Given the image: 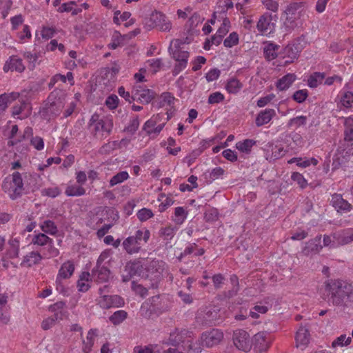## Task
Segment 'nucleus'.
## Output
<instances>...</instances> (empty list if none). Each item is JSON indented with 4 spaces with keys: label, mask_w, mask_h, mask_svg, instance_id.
Returning <instances> with one entry per match:
<instances>
[{
    "label": "nucleus",
    "mask_w": 353,
    "mask_h": 353,
    "mask_svg": "<svg viewBox=\"0 0 353 353\" xmlns=\"http://www.w3.org/2000/svg\"><path fill=\"white\" fill-rule=\"evenodd\" d=\"M64 105V98H57L55 94L52 92L48 97L46 103L40 110L41 117L43 119L50 121L60 114Z\"/></svg>",
    "instance_id": "5"
},
{
    "label": "nucleus",
    "mask_w": 353,
    "mask_h": 353,
    "mask_svg": "<svg viewBox=\"0 0 353 353\" xmlns=\"http://www.w3.org/2000/svg\"><path fill=\"white\" fill-rule=\"evenodd\" d=\"M263 4L265 7L272 12H276L279 9V3L274 0H262Z\"/></svg>",
    "instance_id": "64"
},
{
    "label": "nucleus",
    "mask_w": 353,
    "mask_h": 353,
    "mask_svg": "<svg viewBox=\"0 0 353 353\" xmlns=\"http://www.w3.org/2000/svg\"><path fill=\"white\" fill-rule=\"evenodd\" d=\"M279 46L273 43H269L263 48L264 57L268 60L272 61L277 57V50Z\"/></svg>",
    "instance_id": "32"
},
{
    "label": "nucleus",
    "mask_w": 353,
    "mask_h": 353,
    "mask_svg": "<svg viewBox=\"0 0 353 353\" xmlns=\"http://www.w3.org/2000/svg\"><path fill=\"white\" fill-rule=\"evenodd\" d=\"M224 100V95L220 92H216L210 94L208 103L209 104L219 103Z\"/></svg>",
    "instance_id": "58"
},
{
    "label": "nucleus",
    "mask_w": 353,
    "mask_h": 353,
    "mask_svg": "<svg viewBox=\"0 0 353 353\" xmlns=\"http://www.w3.org/2000/svg\"><path fill=\"white\" fill-rule=\"evenodd\" d=\"M150 237V232L142 228L135 232L134 234L126 238L122 243L123 250L129 254H137L141 248L148 243Z\"/></svg>",
    "instance_id": "3"
},
{
    "label": "nucleus",
    "mask_w": 353,
    "mask_h": 353,
    "mask_svg": "<svg viewBox=\"0 0 353 353\" xmlns=\"http://www.w3.org/2000/svg\"><path fill=\"white\" fill-rule=\"evenodd\" d=\"M132 94L134 95L135 100L143 103H149L156 96V93L153 90L141 85L134 86Z\"/></svg>",
    "instance_id": "14"
},
{
    "label": "nucleus",
    "mask_w": 353,
    "mask_h": 353,
    "mask_svg": "<svg viewBox=\"0 0 353 353\" xmlns=\"http://www.w3.org/2000/svg\"><path fill=\"white\" fill-rule=\"evenodd\" d=\"M347 86L348 85L346 84L340 92V104L345 108L353 107V92L349 91L346 88Z\"/></svg>",
    "instance_id": "27"
},
{
    "label": "nucleus",
    "mask_w": 353,
    "mask_h": 353,
    "mask_svg": "<svg viewBox=\"0 0 353 353\" xmlns=\"http://www.w3.org/2000/svg\"><path fill=\"white\" fill-rule=\"evenodd\" d=\"M41 230L45 233L50 235H56L58 232L57 226L51 220H45L39 224Z\"/></svg>",
    "instance_id": "35"
},
{
    "label": "nucleus",
    "mask_w": 353,
    "mask_h": 353,
    "mask_svg": "<svg viewBox=\"0 0 353 353\" xmlns=\"http://www.w3.org/2000/svg\"><path fill=\"white\" fill-rule=\"evenodd\" d=\"M148 63L154 72H157L163 65L162 59L160 58L150 59L148 61Z\"/></svg>",
    "instance_id": "63"
},
{
    "label": "nucleus",
    "mask_w": 353,
    "mask_h": 353,
    "mask_svg": "<svg viewBox=\"0 0 353 353\" xmlns=\"http://www.w3.org/2000/svg\"><path fill=\"white\" fill-rule=\"evenodd\" d=\"M90 274L89 272H83L80 279L77 282V286L79 290L81 292H86L89 290L90 285L88 284V280Z\"/></svg>",
    "instance_id": "46"
},
{
    "label": "nucleus",
    "mask_w": 353,
    "mask_h": 353,
    "mask_svg": "<svg viewBox=\"0 0 353 353\" xmlns=\"http://www.w3.org/2000/svg\"><path fill=\"white\" fill-rule=\"evenodd\" d=\"M232 341L234 346L244 352H249L252 348V343L248 332L239 329L233 332Z\"/></svg>",
    "instance_id": "10"
},
{
    "label": "nucleus",
    "mask_w": 353,
    "mask_h": 353,
    "mask_svg": "<svg viewBox=\"0 0 353 353\" xmlns=\"http://www.w3.org/2000/svg\"><path fill=\"white\" fill-rule=\"evenodd\" d=\"M219 319V314L218 311L215 309H210L203 316V323L206 325H216Z\"/></svg>",
    "instance_id": "34"
},
{
    "label": "nucleus",
    "mask_w": 353,
    "mask_h": 353,
    "mask_svg": "<svg viewBox=\"0 0 353 353\" xmlns=\"http://www.w3.org/2000/svg\"><path fill=\"white\" fill-rule=\"evenodd\" d=\"M230 27V22L228 19L225 18L216 33L223 37L228 32Z\"/></svg>",
    "instance_id": "59"
},
{
    "label": "nucleus",
    "mask_w": 353,
    "mask_h": 353,
    "mask_svg": "<svg viewBox=\"0 0 353 353\" xmlns=\"http://www.w3.org/2000/svg\"><path fill=\"white\" fill-rule=\"evenodd\" d=\"M233 8L232 0H219L217 2V12L225 13L228 9Z\"/></svg>",
    "instance_id": "48"
},
{
    "label": "nucleus",
    "mask_w": 353,
    "mask_h": 353,
    "mask_svg": "<svg viewBox=\"0 0 353 353\" xmlns=\"http://www.w3.org/2000/svg\"><path fill=\"white\" fill-rule=\"evenodd\" d=\"M345 140L347 141H353V119L348 117L345 120Z\"/></svg>",
    "instance_id": "41"
},
{
    "label": "nucleus",
    "mask_w": 353,
    "mask_h": 353,
    "mask_svg": "<svg viewBox=\"0 0 353 353\" xmlns=\"http://www.w3.org/2000/svg\"><path fill=\"white\" fill-rule=\"evenodd\" d=\"M98 304L103 309L119 307L124 305V300L119 295H103L99 296Z\"/></svg>",
    "instance_id": "13"
},
{
    "label": "nucleus",
    "mask_w": 353,
    "mask_h": 353,
    "mask_svg": "<svg viewBox=\"0 0 353 353\" xmlns=\"http://www.w3.org/2000/svg\"><path fill=\"white\" fill-rule=\"evenodd\" d=\"M307 123V117L299 116L294 118H292L288 123V128H294L295 129L300 126L305 125Z\"/></svg>",
    "instance_id": "45"
},
{
    "label": "nucleus",
    "mask_w": 353,
    "mask_h": 353,
    "mask_svg": "<svg viewBox=\"0 0 353 353\" xmlns=\"http://www.w3.org/2000/svg\"><path fill=\"white\" fill-rule=\"evenodd\" d=\"M129 178V174L126 171H121L114 176H113L110 180V185L111 187L119 184Z\"/></svg>",
    "instance_id": "44"
},
{
    "label": "nucleus",
    "mask_w": 353,
    "mask_h": 353,
    "mask_svg": "<svg viewBox=\"0 0 353 353\" xmlns=\"http://www.w3.org/2000/svg\"><path fill=\"white\" fill-rule=\"evenodd\" d=\"M74 271V265L72 261H67L63 263L58 272L56 279V283L57 285H61L63 279H68L71 277Z\"/></svg>",
    "instance_id": "17"
},
{
    "label": "nucleus",
    "mask_w": 353,
    "mask_h": 353,
    "mask_svg": "<svg viewBox=\"0 0 353 353\" xmlns=\"http://www.w3.org/2000/svg\"><path fill=\"white\" fill-rule=\"evenodd\" d=\"M46 253H44V257L53 258L59 254V250L54 246V243H49L46 248Z\"/></svg>",
    "instance_id": "55"
},
{
    "label": "nucleus",
    "mask_w": 353,
    "mask_h": 353,
    "mask_svg": "<svg viewBox=\"0 0 353 353\" xmlns=\"http://www.w3.org/2000/svg\"><path fill=\"white\" fill-rule=\"evenodd\" d=\"M242 88L243 84L236 78L230 79L225 85V89L230 94H237Z\"/></svg>",
    "instance_id": "37"
},
{
    "label": "nucleus",
    "mask_w": 353,
    "mask_h": 353,
    "mask_svg": "<svg viewBox=\"0 0 353 353\" xmlns=\"http://www.w3.org/2000/svg\"><path fill=\"white\" fill-rule=\"evenodd\" d=\"M2 190L12 200L20 197L23 192V183L21 174L14 172L4 179L1 184Z\"/></svg>",
    "instance_id": "4"
},
{
    "label": "nucleus",
    "mask_w": 353,
    "mask_h": 353,
    "mask_svg": "<svg viewBox=\"0 0 353 353\" xmlns=\"http://www.w3.org/2000/svg\"><path fill=\"white\" fill-rule=\"evenodd\" d=\"M307 8L303 2H293L287 6L285 10L286 17L283 21V27L288 32L302 26Z\"/></svg>",
    "instance_id": "1"
},
{
    "label": "nucleus",
    "mask_w": 353,
    "mask_h": 353,
    "mask_svg": "<svg viewBox=\"0 0 353 353\" xmlns=\"http://www.w3.org/2000/svg\"><path fill=\"white\" fill-rule=\"evenodd\" d=\"M178 228L172 225H168L165 227H162L159 230V235L161 238L165 241L167 245L168 243L174 238L176 234Z\"/></svg>",
    "instance_id": "25"
},
{
    "label": "nucleus",
    "mask_w": 353,
    "mask_h": 353,
    "mask_svg": "<svg viewBox=\"0 0 353 353\" xmlns=\"http://www.w3.org/2000/svg\"><path fill=\"white\" fill-rule=\"evenodd\" d=\"M60 193L61 191L57 187L45 188L42 190L43 195H46L52 198H54L59 196Z\"/></svg>",
    "instance_id": "61"
},
{
    "label": "nucleus",
    "mask_w": 353,
    "mask_h": 353,
    "mask_svg": "<svg viewBox=\"0 0 353 353\" xmlns=\"http://www.w3.org/2000/svg\"><path fill=\"white\" fill-rule=\"evenodd\" d=\"M256 141L252 139H245L243 141H239L236 143V148L244 153H249L251 148L255 145Z\"/></svg>",
    "instance_id": "40"
},
{
    "label": "nucleus",
    "mask_w": 353,
    "mask_h": 353,
    "mask_svg": "<svg viewBox=\"0 0 353 353\" xmlns=\"http://www.w3.org/2000/svg\"><path fill=\"white\" fill-rule=\"evenodd\" d=\"M292 180L296 182L301 188L303 189L307 187V181L303 176L299 172H293L291 176Z\"/></svg>",
    "instance_id": "52"
},
{
    "label": "nucleus",
    "mask_w": 353,
    "mask_h": 353,
    "mask_svg": "<svg viewBox=\"0 0 353 353\" xmlns=\"http://www.w3.org/2000/svg\"><path fill=\"white\" fill-rule=\"evenodd\" d=\"M172 57L176 61H185L188 63V57H189V52L187 50H182L180 52H174L173 54H171Z\"/></svg>",
    "instance_id": "57"
},
{
    "label": "nucleus",
    "mask_w": 353,
    "mask_h": 353,
    "mask_svg": "<svg viewBox=\"0 0 353 353\" xmlns=\"http://www.w3.org/2000/svg\"><path fill=\"white\" fill-rule=\"evenodd\" d=\"M269 148L272 152L270 159L273 160L280 159L285 155V151L281 146L271 144Z\"/></svg>",
    "instance_id": "47"
},
{
    "label": "nucleus",
    "mask_w": 353,
    "mask_h": 353,
    "mask_svg": "<svg viewBox=\"0 0 353 353\" xmlns=\"http://www.w3.org/2000/svg\"><path fill=\"white\" fill-rule=\"evenodd\" d=\"M174 97L170 92H163L152 105L157 108H162L165 105L172 106L174 104Z\"/></svg>",
    "instance_id": "29"
},
{
    "label": "nucleus",
    "mask_w": 353,
    "mask_h": 353,
    "mask_svg": "<svg viewBox=\"0 0 353 353\" xmlns=\"http://www.w3.org/2000/svg\"><path fill=\"white\" fill-rule=\"evenodd\" d=\"M32 243L34 245L43 246L47 245L49 243H52V239L45 233H39L32 238Z\"/></svg>",
    "instance_id": "43"
},
{
    "label": "nucleus",
    "mask_w": 353,
    "mask_h": 353,
    "mask_svg": "<svg viewBox=\"0 0 353 353\" xmlns=\"http://www.w3.org/2000/svg\"><path fill=\"white\" fill-rule=\"evenodd\" d=\"M239 43V35L236 32H233L224 40L223 44L227 48H232Z\"/></svg>",
    "instance_id": "51"
},
{
    "label": "nucleus",
    "mask_w": 353,
    "mask_h": 353,
    "mask_svg": "<svg viewBox=\"0 0 353 353\" xmlns=\"http://www.w3.org/2000/svg\"><path fill=\"white\" fill-rule=\"evenodd\" d=\"M18 94L16 93L6 94L4 93L0 95V112H3L12 101H14Z\"/></svg>",
    "instance_id": "38"
},
{
    "label": "nucleus",
    "mask_w": 353,
    "mask_h": 353,
    "mask_svg": "<svg viewBox=\"0 0 353 353\" xmlns=\"http://www.w3.org/2000/svg\"><path fill=\"white\" fill-rule=\"evenodd\" d=\"M331 204L337 212L341 214L350 212L353 209L352 205L345 200L340 194H334L332 196Z\"/></svg>",
    "instance_id": "15"
},
{
    "label": "nucleus",
    "mask_w": 353,
    "mask_h": 353,
    "mask_svg": "<svg viewBox=\"0 0 353 353\" xmlns=\"http://www.w3.org/2000/svg\"><path fill=\"white\" fill-rule=\"evenodd\" d=\"M295 339L296 347L303 350L310 341L308 330L304 327H301L296 332Z\"/></svg>",
    "instance_id": "21"
},
{
    "label": "nucleus",
    "mask_w": 353,
    "mask_h": 353,
    "mask_svg": "<svg viewBox=\"0 0 353 353\" xmlns=\"http://www.w3.org/2000/svg\"><path fill=\"white\" fill-rule=\"evenodd\" d=\"M143 266L141 262L139 260L130 261L125 266V271H128L133 276H140L143 272Z\"/></svg>",
    "instance_id": "31"
},
{
    "label": "nucleus",
    "mask_w": 353,
    "mask_h": 353,
    "mask_svg": "<svg viewBox=\"0 0 353 353\" xmlns=\"http://www.w3.org/2000/svg\"><path fill=\"white\" fill-rule=\"evenodd\" d=\"M24 70L25 66L23 64L22 59L16 55L11 56L3 66V70L5 72L14 70L18 72H22Z\"/></svg>",
    "instance_id": "19"
},
{
    "label": "nucleus",
    "mask_w": 353,
    "mask_h": 353,
    "mask_svg": "<svg viewBox=\"0 0 353 353\" xmlns=\"http://www.w3.org/2000/svg\"><path fill=\"white\" fill-rule=\"evenodd\" d=\"M139 126V120L138 117H136L130 120L129 125L125 128V130L127 132L134 134Z\"/></svg>",
    "instance_id": "60"
},
{
    "label": "nucleus",
    "mask_w": 353,
    "mask_h": 353,
    "mask_svg": "<svg viewBox=\"0 0 353 353\" xmlns=\"http://www.w3.org/2000/svg\"><path fill=\"white\" fill-rule=\"evenodd\" d=\"M110 274L111 272L107 265L94 267L92 270V278L98 283L108 282Z\"/></svg>",
    "instance_id": "16"
},
{
    "label": "nucleus",
    "mask_w": 353,
    "mask_h": 353,
    "mask_svg": "<svg viewBox=\"0 0 353 353\" xmlns=\"http://www.w3.org/2000/svg\"><path fill=\"white\" fill-rule=\"evenodd\" d=\"M278 19L276 14L268 12L261 15L257 22L256 28L261 34H269L275 30L276 23Z\"/></svg>",
    "instance_id": "9"
},
{
    "label": "nucleus",
    "mask_w": 353,
    "mask_h": 353,
    "mask_svg": "<svg viewBox=\"0 0 353 353\" xmlns=\"http://www.w3.org/2000/svg\"><path fill=\"white\" fill-rule=\"evenodd\" d=\"M182 341L183 336L181 334L178 330H175L174 332L170 333L168 343L173 346H176Z\"/></svg>",
    "instance_id": "50"
},
{
    "label": "nucleus",
    "mask_w": 353,
    "mask_h": 353,
    "mask_svg": "<svg viewBox=\"0 0 353 353\" xmlns=\"http://www.w3.org/2000/svg\"><path fill=\"white\" fill-rule=\"evenodd\" d=\"M167 264L162 260L153 259L146 266L147 278L152 281L151 287L156 288L161 280L163 272L165 270Z\"/></svg>",
    "instance_id": "7"
},
{
    "label": "nucleus",
    "mask_w": 353,
    "mask_h": 353,
    "mask_svg": "<svg viewBox=\"0 0 353 353\" xmlns=\"http://www.w3.org/2000/svg\"><path fill=\"white\" fill-rule=\"evenodd\" d=\"M276 115L274 109L267 108L261 111L256 118V125L258 127L268 123L271 119Z\"/></svg>",
    "instance_id": "22"
},
{
    "label": "nucleus",
    "mask_w": 353,
    "mask_h": 353,
    "mask_svg": "<svg viewBox=\"0 0 353 353\" xmlns=\"http://www.w3.org/2000/svg\"><path fill=\"white\" fill-rule=\"evenodd\" d=\"M326 290L334 305H341L345 298L353 299V286L342 280H330L326 283Z\"/></svg>",
    "instance_id": "2"
},
{
    "label": "nucleus",
    "mask_w": 353,
    "mask_h": 353,
    "mask_svg": "<svg viewBox=\"0 0 353 353\" xmlns=\"http://www.w3.org/2000/svg\"><path fill=\"white\" fill-rule=\"evenodd\" d=\"M308 96V92L307 90H299L296 91L293 96L292 99L297 103H303L305 101Z\"/></svg>",
    "instance_id": "56"
},
{
    "label": "nucleus",
    "mask_w": 353,
    "mask_h": 353,
    "mask_svg": "<svg viewBox=\"0 0 353 353\" xmlns=\"http://www.w3.org/2000/svg\"><path fill=\"white\" fill-rule=\"evenodd\" d=\"M223 339V333L221 330L212 329L204 332L201 336L203 346L211 347L220 343Z\"/></svg>",
    "instance_id": "12"
},
{
    "label": "nucleus",
    "mask_w": 353,
    "mask_h": 353,
    "mask_svg": "<svg viewBox=\"0 0 353 353\" xmlns=\"http://www.w3.org/2000/svg\"><path fill=\"white\" fill-rule=\"evenodd\" d=\"M184 43L180 39L172 40L168 48V52L170 54L174 52H180L184 50Z\"/></svg>",
    "instance_id": "49"
},
{
    "label": "nucleus",
    "mask_w": 353,
    "mask_h": 353,
    "mask_svg": "<svg viewBox=\"0 0 353 353\" xmlns=\"http://www.w3.org/2000/svg\"><path fill=\"white\" fill-rule=\"evenodd\" d=\"M321 241V235L316 236L314 239L310 240L306 243L305 246L302 250V253L305 256L313 255L319 253L323 248Z\"/></svg>",
    "instance_id": "18"
},
{
    "label": "nucleus",
    "mask_w": 353,
    "mask_h": 353,
    "mask_svg": "<svg viewBox=\"0 0 353 353\" xmlns=\"http://www.w3.org/2000/svg\"><path fill=\"white\" fill-rule=\"evenodd\" d=\"M145 28L150 30L158 28L161 31H170L172 28V23L166 16L162 12L154 11L149 19H146L144 23Z\"/></svg>",
    "instance_id": "8"
},
{
    "label": "nucleus",
    "mask_w": 353,
    "mask_h": 353,
    "mask_svg": "<svg viewBox=\"0 0 353 353\" xmlns=\"http://www.w3.org/2000/svg\"><path fill=\"white\" fill-rule=\"evenodd\" d=\"M154 345H148L145 346L137 345L134 347V353H153Z\"/></svg>",
    "instance_id": "62"
},
{
    "label": "nucleus",
    "mask_w": 353,
    "mask_h": 353,
    "mask_svg": "<svg viewBox=\"0 0 353 353\" xmlns=\"http://www.w3.org/2000/svg\"><path fill=\"white\" fill-rule=\"evenodd\" d=\"M334 239L339 245H346L353 241V229H347L334 234Z\"/></svg>",
    "instance_id": "26"
},
{
    "label": "nucleus",
    "mask_w": 353,
    "mask_h": 353,
    "mask_svg": "<svg viewBox=\"0 0 353 353\" xmlns=\"http://www.w3.org/2000/svg\"><path fill=\"white\" fill-rule=\"evenodd\" d=\"M272 342V338L270 333L267 332H259L256 333L252 339V345L256 353H261L266 351Z\"/></svg>",
    "instance_id": "11"
},
{
    "label": "nucleus",
    "mask_w": 353,
    "mask_h": 353,
    "mask_svg": "<svg viewBox=\"0 0 353 353\" xmlns=\"http://www.w3.org/2000/svg\"><path fill=\"white\" fill-rule=\"evenodd\" d=\"M296 79L294 74L288 73L279 79L276 83V88L280 91H284L288 89Z\"/></svg>",
    "instance_id": "28"
},
{
    "label": "nucleus",
    "mask_w": 353,
    "mask_h": 353,
    "mask_svg": "<svg viewBox=\"0 0 353 353\" xmlns=\"http://www.w3.org/2000/svg\"><path fill=\"white\" fill-rule=\"evenodd\" d=\"M65 193L68 196H79L85 194V190L80 184H72L67 187Z\"/></svg>",
    "instance_id": "36"
},
{
    "label": "nucleus",
    "mask_w": 353,
    "mask_h": 353,
    "mask_svg": "<svg viewBox=\"0 0 353 353\" xmlns=\"http://www.w3.org/2000/svg\"><path fill=\"white\" fill-rule=\"evenodd\" d=\"M352 341L351 337H346V335L342 334L338 338H336L333 342H332V347H335L336 346H344V345H348L350 344Z\"/></svg>",
    "instance_id": "53"
},
{
    "label": "nucleus",
    "mask_w": 353,
    "mask_h": 353,
    "mask_svg": "<svg viewBox=\"0 0 353 353\" xmlns=\"http://www.w3.org/2000/svg\"><path fill=\"white\" fill-rule=\"evenodd\" d=\"M98 336V330L90 329L87 334L86 339L82 341V351L84 353H90L94 345L95 339Z\"/></svg>",
    "instance_id": "23"
},
{
    "label": "nucleus",
    "mask_w": 353,
    "mask_h": 353,
    "mask_svg": "<svg viewBox=\"0 0 353 353\" xmlns=\"http://www.w3.org/2000/svg\"><path fill=\"white\" fill-rule=\"evenodd\" d=\"M137 216L141 221H145L152 218L154 214L150 209L142 208L138 211Z\"/></svg>",
    "instance_id": "54"
},
{
    "label": "nucleus",
    "mask_w": 353,
    "mask_h": 353,
    "mask_svg": "<svg viewBox=\"0 0 353 353\" xmlns=\"http://www.w3.org/2000/svg\"><path fill=\"white\" fill-rule=\"evenodd\" d=\"M188 216V211L183 207H176L174 209L172 220L176 225H181L184 223Z\"/></svg>",
    "instance_id": "33"
},
{
    "label": "nucleus",
    "mask_w": 353,
    "mask_h": 353,
    "mask_svg": "<svg viewBox=\"0 0 353 353\" xmlns=\"http://www.w3.org/2000/svg\"><path fill=\"white\" fill-rule=\"evenodd\" d=\"M225 171L221 167H216L211 171H207L203 174V176L207 183H211L213 181L221 178Z\"/></svg>",
    "instance_id": "30"
},
{
    "label": "nucleus",
    "mask_w": 353,
    "mask_h": 353,
    "mask_svg": "<svg viewBox=\"0 0 353 353\" xmlns=\"http://www.w3.org/2000/svg\"><path fill=\"white\" fill-rule=\"evenodd\" d=\"M127 316L128 313L125 310H118L109 317V320L114 325H119L127 319Z\"/></svg>",
    "instance_id": "42"
},
{
    "label": "nucleus",
    "mask_w": 353,
    "mask_h": 353,
    "mask_svg": "<svg viewBox=\"0 0 353 353\" xmlns=\"http://www.w3.org/2000/svg\"><path fill=\"white\" fill-rule=\"evenodd\" d=\"M43 256L38 252H30L26 254L21 263L22 267L30 268L40 263Z\"/></svg>",
    "instance_id": "24"
},
{
    "label": "nucleus",
    "mask_w": 353,
    "mask_h": 353,
    "mask_svg": "<svg viewBox=\"0 0 353 353\" xmlns=\"http://www.w3.org/2000/svg\"><path fill=\"white\" fill-rule=\"evenodd\" d=\"M50 310L54 313L51 317L56 323L61 321L67 313L65 303L63 301H59L50 305Z\"/></svg>",
    "instance_id": "20"
},
{
    "label": "nucleus",
    "mask_w": 353,
    "mask_h": 353,
    "mask_svg": "<svg viewBox=\"0 0 353 353\" xmlns=\"http://www.w3.org/2000/svg\"><path fill=\"white\" fill-rule=\"evenodd\" d=\"M325 78V74L323 72H314L308 78L307 85L310 88H316L320 85Z\"/></svg>",
    "instance_id": "39"
},
{
    "label": "nucleus",
    "mask_w": 353,
    "mask_h": 353,
    "mask_svg": "<svg viewBox=\"0 0 353 353\" xmlns=\"http://www.w3.org/2000/svg\"><path fill=\"white\" fill-rule=\"evenodd\" d=\"M89 126L97 137L103 139L111 133L113 121L110 118H100L99 114H94L90 119Z\"/></svg>",
    "instance_id": "6"
}]
</instances>
